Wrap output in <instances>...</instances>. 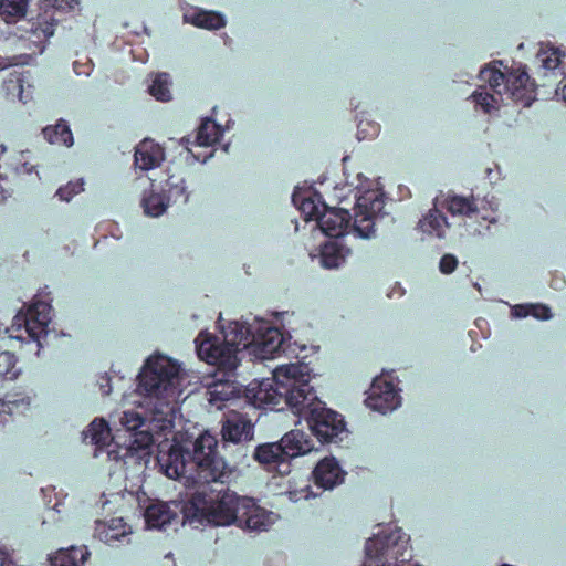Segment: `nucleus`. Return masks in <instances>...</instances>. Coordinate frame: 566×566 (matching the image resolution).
I'll return each instance as SVG.
<instances>
[{
    "instance_id": "1",
    "label": "nucleus",
    "mask_w": 566,
    "mask_h": 566,
    "mask_svg": "<svg viewBox=\"0 0 566 566\" xmlns=\"http://www.w3.org/2000/svg\"><path fill=\"white\" fill-rule=\"evenodd\" d=\"M217 447L216 437L206 432L196 439L192 450L174 443L167 452L159 451L157 461L170 479L185 478L193 484L218 482L226 475L227 465Z\"/></svg>"
},
{
    "instance_id": "2",
    "label": "nucleus",
    "mask_w": 566,
    "mask_h": 566,
    "mask_svg": "<svg viewBox=\"0 0 566 566\" xmlns=\"http://www.w3.org/2000/svg\"><path fill=\"white\" fill-rule=\"evenodd\" d=\"M228 337L229 334H226L223 342H220L219 337L208 332H201L196 338L198 357L217 366L218 371L222 374L221 378H217L207 388L208 401L218 410L239 398L241 392V386L232 377L239 366V347L241 344L245 345L247 337L242 329L230 339Z\"/></svg>"
},
{
    "instance_id": "3",
    "label": "nucleus",
    "mask_w": 566,
    "mask_h": 566,
    "mask_svg": "<svg viewBox=\"0 0 566 566\" xmlns=\"http://www.w3.org/2000/svg\"><path fill=\"white\" fill-rule=\"evenodd\" d=\"M310 380V368L305 364L282 365L274 369L273 377L254 379L244 389L247 402L255 408L282 410L284 403L292 412L304 391L303 384Z\"/></svg>"
},
{
    "instance_id": "4",
    "label": "nucleus",
    "mask_w": 566,
    "mask_h": 566,
    "mask_svg": "<svg viewBox=\"0 0 566 566\" xmlns=\"http://www.w3.org/2000/svg\"><path fill=\"white\" fill-rule=\"evenodd\" d=\"M496 64L502 65V61H494L480 70V80L489 84L493 94L482 90L474 91L471 97L475 104L481 106L484 113H491L499 103L495 95L502 97L503 94H506L509 98L530 106L535 99L536 85L527 72L517 69L505 73L496 67Z\"/></svg>"
},
{
    "instance_id": "5",
    "label": "nucleus",
    "mask_w": 566,
    "mask_h": 566,
    "mask_svg": "<svg viewBox=\"0 0 566 566\" xmlns=\"http://www.w3.org/2000/svg\"><path fill=\"white\" fill-rule=\"evenodd\" d=\"M220 489L211 485L212 482L197 483L198 489L186 505V515L197 521L214 526L235 524L241 513L244 496L223 486L222 478L217 482Z\"/></svg>"
},
{
    "instance_id": "6",
    "label": "nucleus",
    "mask_w": 566,
    "mask_h": 566,
    "mask_svg": "<svg viewBox=\"0 0 566 566\" xmlns=\"http://www.w3.org/2000/svg\"><path fill=\"white\" fill-rule=\"evenodd\" d=\"M304 391L294 409V415L306 421L312 433L321 443L342 441V436L347 432L344 417L326 408L325 402L318 399L314 387L303 384Z\"/></svg>"
},
{
    "instance_id": "7",
    "label": "nucleus",
    "mask_w": 566,
    "mask_h": 566,
    "mask_svg": "<svg viewBox=\"0 0 566 566\" xmlns=\"http://www.w3.org/2000/svg\"><path fill=\"white\" fill-rule=\"evenodd\" d=\"M179 369V365L166 356L149 357L139 375V391L167 402L175 400L181 392Z\"/></svg>"
},
{
    "instance_id": "8",
    "label": "nucleus",
    "mask_w": 566,
    "mask_h": 566,
    "mask_svg": "<svg viewBox=\"0 0 566 566\" xmlns=\"http://www.w3.org/2000/svg\"><path fill=\"white\" fill-rule=\"evenodd\" d=\"M408 546L409 537L400 528L381 532L366 542L363 566H402L412 557Z\"/></svg>"
},
{
    "instance_id": "9",
    "label": "nucleus",
    "mask_w": 566,
    "mask_h": 566,
    "mask_svg": "<svg viewBox=\"0 0 566 566\" xmlns=\"http://www.w3.org/2000/svg\"><path fill=\"white\" fill-rule=\"evenodd\" d=\"M50 305L44 302H38L29 306L25 312H19L14 318L11 329L3 327L0 323V339L3 334H9L10 338H22V335L13 334V331H24L33 340H39L41 334L45 331L50 322Z\"/></svg>"
},
{
    "instance_id": "10",
    "label": "nucleus",
    "mask_w": 566,
    "mask_h": 566,
    "mask_svg": "<svg viewBox=\"0 0 566 566\" xmlns=\"http://www.w3.org/2000/svg\"><path fill=\"white\" fill-rule=\"evenodd\" d=\"M241 329L244 333V337H247V340H244L245 347L248 344H250V329L244 325L234 322L229 326V332H226L224 335L229 334L228 339H230L235 335L237 332H240ZM251 344H253L255 355L260 359H272L282 349L283 335L276 327H266L264 332H261L258 335L252 336ZM241 345L243 346V344Z\"/></svg>"
},
{
    "instance_id": "11",
    "label": "nucleus",
    "mask_w": 566,
    "mask_h": 566,
    "mask_svg": "<svg viewBox=\"0 0 566 566\" xmlns=\"http://www.w3.org/2000/svg\"><path fill=\"white\" fill-rule=\"evenodd\" d=\"M484 202L489 205L488 209L484 205L479 207L473 198L469 199L458 195L448 193L442 200L439 199V206L452 216L482 219L489 223H495L497 221V203L493 200Z\"/></svg>"
},
{
    "instance_id": "12",
    "label": "nucleus",
    "mask_w": 566,
    "mask_h": 566,
    "mask_svg": "<svg viewBox=\"0 0 566 566\" xmlns=\"http://www.w3.org/2000/svg\"><path fill=\"white\" fill-rule=\"evenodd\" d=\"M384 208V200L376 192H366L355 205L354 221L349 230L359 238L368 239L375 233V218Z\"/></svg>"
},
{
    "instance_id": "13",
    "label": "nucleus",
    "mask_w": 566,
    "mask_h": 566,
    "mask_svg": "<svg viewBox=\"0 0 566 566\" xmlns=\"http://www.w3.org/2000/svg\"><path fill=\"white\" fill-rule=\"evenodd\" d=\"M366 405L384 415L396 409L400 405V396L392 380L387 376L376 377L369 388Z\"/></svg>"
},
{
    "instance_id": "14",
    "label": "nucleus",
    "mask_w": 566,
    "mask_h": 566,
    "mask_svg": "<svg viewBox=\"0 0 566 566\" xmlns=\"http://www.w3.org/2000/svg\"><path fill=\"white\" fill-rule=\"evenodd\" d=\"M350 221L352 216L347 209L331 208L323 205V213H321L317 223L326 235L339 238L348 233Z\"/></svg>"
},
{
    "instance_id": "15",
    "label": "nucleus",
    "mask_w": 566,
    "mask_h": 566,
    "mask_svg": "<svg viewBox=\"0 0 566 566\" xmlns=\"http://www.w3.org/2000/svg\"><path fill=\"white\" fill-rule=\"evenodd\" d=\"M235 524L251 531H265L272 524V513L260 507L253 499L244 496Z\"/></svg>"
},
{
    "instance_id": "16",
    "label": "nucleus",
    "mask_w": 566,
    "mask_h": 566,
    "mask_svg": "<svg viewBox=\"0 0 566 566\" xmlns=\"http://www.w3.org/2000/svg\"><path fill=\"white\" fill-rule=\"evenodd\" d=\"M27 27L23 33L19 35L21 40L29 41L36 45L40 50L44 48V43L54 34L55 20L48 15H38L35 19L25 21Z\"/></svg>"
},
{
    "instance_id": "17",
    "label": "nucleus",
    "mask_w": 566,
    "mask_h": 566,
    "mask_svg": "<svg viewBox=\"0 0 566 566\" xmlns=\"http://www.w3.org/2000/svg\"><path fill=\"white\" fill-rule=\"evenodd\" d=\"M346 472L338 461L331 457L322 459L313 471L314 482L318 488L331 490L344 482Z\"/></svg>"
},
{
    "instance_id": "18",
    "label": "nucleus",
    "mask_w": 566,
    "mask_h": 566,
    "mask_svg": "<svg viewBox=\"0 0 566 566\" xmlns=\"http://www.w3.org/2000/svg\"><path fill=\"white\" fill-rule=\"evenodd\" d=\"M221 433L226 441L240 442L252 438L253 424L245 415L231 411L222 421Z\"/></svg>"
},
{
    "instance_id": "19",
    "label": "nucleus",
    "mask_w": 566,
    "mask_h": 566,
    "mask_svg": "<svg viewBox=\"0 0 566 566\" xmlns=\"http://www.w3.org/2000/svg\"><path fill=\"white\" fill-rule=\"evenodd\" d=\"M254 459L266 467L269 471H276L280 474L290 472V462L282 452V446L279 442L264 443L256 447Z\"/></svg>"
},
{
    "instance_id": "20",
    "label": "nucleus",
    "mask_w": 566,
    "mask_h": 566,
    "mask_svg": "<svg viewBox=\"0 0 566 566\" xmlns=\"http://www.w3.org/2000/svg\"><path fill=\"white\" fill-rule=\"evenodd\" d=\"M279 444L282 446V452L289 461L315 449L310 436L298 429L286 432L279 441Z\"/></svg>"
},
{
    "instance_id": "21",
    "label": "nucleus",
    "mask_w": 566,
    "mask_h": 566,
    "mask_svg": "<svg viewBox=\"0 0 566 566\" xmlns=\"http://www.w3.org/2000/svg\"><path fill=\"white\" fill-rule=\"evenodd\" d=\"M134 158L136 167L147 171L160 166L165 159V151L154 140L144 139L137 145Z\"/></svg>"
},
{
    "instance_id": "22",
    "label": "nucleus",
    "mask_w": 566,
    "mask_h": 566,
    "mask_svg": "<svg viewBox=\"0 0 566 566\" xmlns=\"http://www.w3.org/2000/svg\"><path fill=\"white\" fill-rule=\"evenodd\" d=\"M177 517V513L164 502L153 503L145 511V521L149 528H164Z\"/></svg>"
},
{
    "instance_id": "23",
    "label": "nucleus",
    "mask_w": 566,
    "mask_h": 566,
    "mask_svg": "<svg viewBox=\"0 0 566 566\" xmlns=\"http://www.w3.org/2000/svg\"><path fill=\"white\" fill-rule=\"evenodd\" d=\"M439 206V198H436L434 208L419 221L420 229L430 235L443 238L446 229L449 228L447 217L437 208Z\"/></svg>"
},
{
    "instance_id": "24",
    "label": "nucleus",
    "mask_w": 566,
    "mask_h": 566,
    "mask_svg": "<svg viewBox=\"0 0 566 566\" xmlns=\"http://www.w3.org/2000/svg\"><path fill=\"white\" fill-rule=\"evenodd\" d=\"M83 434L85 441L96 447V451H102L104 448L108 447L113 440L111 428L104 419L93 420Z\"/></svg>"
},
{
    "instance_id": "25",
    "label": "nucleus",
    "mask_w": 566,
    "mask_h": 566,
    "mask_svg": "<svg viewBox=\"0 0 566 566\" xmlns=\"http://www.w3.org/2000/svg\"><path fill=\"white\" fill-rule=\"evenodd\" d=\"M44 139L51 145L71 147L74 144L73 133L64 119H59L54 125H48L42 129Z\"/></svg>"
},
{
    "instance_id": "26",
    "label": "nucleus",
    "mask_w": 566,
    "mask_h": 566,
    "mask_svg": "<svg viewBox=\"0 0 566 566\" xmlns=\"http://www.w3.org/2000/svg\"><path fill=\"white\" fill-rule=\"evenodd\" d=\"M88 556L90 552L85 546H71L59 549L50 560L52 566H82Z\"/></svg>"
},
{
    "instance_id": "27",
    "label": "nucleus",
    "mask_w": 566,
    "mask_h": 566,
    "mask_svg": "<svg viewBox=\"0 0 566 566\" xmlns=\"http://www.w3.org/2000/svg\"><path fill=\"white\" fill-rule=\"evenodd\" d=\"M185 19L197 28L207 30H219L226 25V19L221 13L214 11L199 10Z\"/></svg>"
},
{
    "instance_id": "28",
    "label": "nucleus",
    "mask_w": 566,
    "mask_h": 566,
    "mask_svg": "<svg viewBox=\"0 0 566 566\" xmlns=\"http://www.w3.org/2000/svg\"><path fill=\"white\" fill-rule=\"evenodd\" d=\"M222 128L213 119L207 117L202 119L197 129L195 144L197 146H212L222 137Z\"/></svg>"
},
{
    "instance_id": "29",
    "label": "nucleus",
    "mask_w": 566,
    "mask_h": 566,
    "mask_svg": "<svg viewBox=\"0 0 566 566\" xmlns=\"http://www.w3.org/2000/svg\"><path fill=\"white\" fill-rule=\"evenodd\" d=\"M28 0H0V18L8 24L24 18Z\"/></svg>"
},
{
    "instance_id": "30",
    "label": "nucleus",
    "mask_w": 566,
    "mask_h": 566,
    "mask_svg": "<svg viewBox=\"0 0 566 566\" xmlns=\"http://www.w3.org/2000/svg\"><path fill=\"white\" fill-rule=\"evenodd\" d=\"M345 249L337 242H328L322 247L321 263L326 269L338 268L345 261Z\"/></svg>"
},
{
    "instance_id": "31",
    "label": "nucleus",
    "mask_w": 566,
    "mask_h": 566,
    "mask_svg": "<svg viewBox=\"0 0 566 566\" xmlns=\"http://www.w3.org/2000/svg\"><path fill=\"white\" fill-rule=\"evenodd\" d=\"M166 198L170 203H187L189 199V192L184 179H176L174 176L169 177L166 181V188L164 189Z\"/></svg>"
},
{
    "instance_id": "32",
    "label": "nucleus",
    "mask_w": 566,
    "mask_h": 566,
    "mask_svg": "<svg viewBox=\"0 0 566 566\" xmlns=\"http://www.w3.org/2000/svg\"><path fill=\"white\" fill-rule=\"evenodd\" d=\"M171 80L168 73H158L155 75L151 85L149 86V94L160 102H168L171 99Z\"/></svg>"
},
{
    "instance_id": "33",
    "label": "nucleus",
    "mask_w": 566,
    "mask_h": 566,
    "mask_svg": "<svg viewBox=\"0 0 566 566\" xmlns=\"http://www.w3.org/2000/svg\"><path fill=\"white\" fill-rule=\"evenodd\" d=\"M168 206L169 202L166 198L165 192H150L143 199L144 211L146 214L150 217H159L166 211Z\"/></svg>"
},
{
    "instance_id": "34",
    "label": "nucleus",
    "mask_w": 566,
    "mask_h": 566,
    "mask_svg": "<svg viewBox=\"0 0 566 566\" xmlns=\"http://www.w3.org/2000/svg\"><path fill=\"white\" fill-rule=\"evenodd\" d=\"M514 312L517 317L533 316L543 321L552 317L551 308L544 304L517 305Z\"/></svg>"
},
{
    "instance_id": "35",
    "label": "nucleus",
    "mask_w": 566,
    "mask_h": 566,
    "mask_svg": "<svg viewBox=\"0 0 566 566\" xmlns=\"http://www.w3.org/2000/svg\"><path fill=\"white\" fill-rule=\"evenodd\" d=\"M15 356L14 354L3 350L0 352V382L4 379H14L18 376L15 368Z\"/></svg>"
},
{
    "instance_id": "36",
    "label": "nucleus",
    "mask_w": 566,
    "mask_h": 566,
    "mask_svg": "<svg viewBox=\"0 0 566 566\" xmlns=\"http://www.w3.org/2000/svg\"><path fill=\"white\" fill-rule=\"evenodd\" d=\"M562 52L559 49L549 48L548 50H542L538 56L542 60L543 66L546 70H555L562 63Z\"/></svg>"
},
{
    "instance_id": "37",
    "label": "nucleus",
    "mask_w": 566,
    "mask_h": 566,
    "mask_svg": "<svg viewBox=\"0 0 566 566\" xmlns=\"http://www.w3.org/2000/svg\"><path fill=\"white\" fill-rule=\"evenodd\" d=\"M31 399L29 397L22 398L20 400H3L0 399V423L4 422L6 415H12L14 412V408H19L22 406L24 409L30 407Z\"/></svg>"
},
{
    "instance_id": "38",
    "label": "nucleus",
    "mask_w": 566,
    "mask_h": 566,
    "mask_svg": "<svg viewBox=\"0 0 566 566\" xmlns=\"http://www.w3.org/2000/svg\"><path fill=\"white\" fill-rule=\"evenodd\" d=\"M84 191V180L77 179L70 181L67 185L60 187L56 191V196L63 201H70L75 195Z\"/></svg>"
},
{
    "instance_id": "39",
    "label": "nucleus",
    "mask_w": 566,
    "mask_h": 566,
    "mask_svg": "<svg viewBox=\"0 0 566 566\" xmlns=\"http://www.w3.org/2000/svg\"><path fill=\"white\" fill-rule=\"evenodd\" d=\"M323 205H325V203L324 202L316 203L314 199L308 198V199H303V201L301 202L300 209H301L302 213H304L306 220H316L317 221L321 213H323Z\"/></svg>"
},
{
    "instance_id": "40",
    "label": "nucleus",
    "mask_w": 566,
    "mask_h": 566,
    "mask_svg": "<svg viewBox=\"0 0 566 566\" xmlns=\"http://www.w3.org/2000/svg\"><path fill=\"white\" fill-rule=\"evenodd\" d=\"M120 422L128 431H136L145 424V418L137 411H125Z\"/></svg>"
},
{
    "instance_id": "41",
    "label": "nucleus",
    "mask_w": 566,
    "mask_h": 566,
    "mask_svg": "<svg viewBox=\"0 0 566 566\" xmlns=\"http://www.w3.org/2000/svg\"><path fill=\"white\" fill-rule=\"evenodd\" d=\"M126 534V523L123 518H113L105 534V541L118 539Z\"/></svg>"
},
{
    "instance_id": "42",
    "label": "nucleus",
    "mask_w": 566,
    "mask_h": 566,
    "mask_svg": "<svg viewBox=\"0 0 566 566\" xmlns=\"http://www.w3.org/2000/svg\"><path fill=\"white\" fill-rule=\"evenodd\" d=\"M458 266V259L453 254H444L439 262V270L443 274H451Z\"/></svg>"
},
{
    "instance_id": "43",
    "label": "nucleus",
    "mask_w": 566,
    "mask_h": 566,
    "mask_svg": "<svg viewBox=\"0 0 566 566\" xmlns=\"http://www.w3.org/2000/svg\"><path fill=\"white\" fill-rule=\"evenodd\" d=\"M98 385L103 396H108L112 392L111 377L107 374L99 377Z\"/></svg>"
},
{
    "instance_id": "44",
    "label": "nucleus",
    "mask_w": 566,
    "mask_h": 566,
    "mask_svg": "<svg viewBox=\"0 0 566 566\" xmlns=\"http://www.w3.org/2000/svg\"><path fill=\"white\" fill-rule=\"evenodd\" d=\"M57 8L61 9H74L78 6V0H54Z\"/></svg>"
},
{
    "instance_id": "45",
    "label": "nucleus",
    "mask_w": 566,
    "mask_h": 566,
    "mask_svg": "<svg viewBox=\"0 0 566 566\" xmlns=\"http://www.w3.org/2000/svg\"><path fill=\"white\" fill-rule=\"evenodd\" d=\"M34 170V166L29 163H21L15 167L17 174H27L30 175Z\"/></svg>"
},
{
    "instance_id": "46",
    "label": "nucleus",
    "mask_w": 566,
    "mask_h": 566,
    "mask_svg": "<svg viewBox=\"0 0 566 566\" xmlns=\"http://www.w3.org/2000/svg\"><path fill=\"white\" fill-rule=\"evenodd\" d=\"M363 125H364V123H363V122H360V123H359V125H358V133H357V134H358V138H359V139H364V138H366V136H365V135H363V133H364Z\"/></svg>"
},
{
    "instance_id": "47",
    "label": "nucleus",
    "mask_w": 566,
    "mask_h": 566,
    "mask_svg": "<svg viewBox=\"0 0 566 566\" xmlns=\"http://www.w3.org/2000/svg\"><path fill=\"white\" fill-rule=\"evenodd\" d=\"M368 126H370L373 133L371 135H377L378 134V130H379V126L376 125V124H371V123H367Z\"/></svg>"
},
{
    "instance_id": "48",
    "label": "nucleus",
    "mask_w": 566,
    "mask_h": 566,
    "mask_svg": "<svg viewBox=\"0 0 566 566\" xmlns=\"http://www.w3.org/2000/svg\"><path fill=\"white\" fill-rule=\"evenodd\" d=\"M0 559H1V563H0V566H6V560H7V557H6V554L4 553H0Z\"/></svg>"
},
{
    "instance_id": "49",
    "label": "nucleus",
    "mask_w": 566,
    "mask_h": 566,
    "mask_svg": "<svg viewBox=\"0 0 566 566\" xmlns=\"http://www.w3.org/2000/svg\"><path fill=\"white\" fill-rule=\"evenodd\" d=\"M562 96H563V99L566 102V84L562 88Z\"/></svg>"
},
{
    "instance_id": "50",
    "label": "nucleus",
    "mask_w": 566,
    "mask_h": 566,
    "mask_svg": "<svg viewBox=\"0 0 566 566\" xmlns=\"http://www.w3.org/2000/svg\"><path fill=\"white\" fill-rule=\"evenodd\" d=\"M73 67H74L75 73L81 74V71L78 70V63L77 62L74 63Z\"/></svg>"
},
{
    "instance_id": "51",
    "label": "nucleus",
    "mask_w": 566,
    "mask_h": 566,
    "mask_svg": "<svg viewBox=\"0 0 566 566\" xmlns=\"http://www.w3.org/2000/svg\"><path fill=\"white\" fill-rule=\"evenodd\" d=\"M146 438L148 441H151V437L149 434H146Z\"/></svg>"
},
{
    "instance_id": "52",
    "label": "nucleus",
    "mask_w": 566,
    "mask_h": 566,
    "mask_svg": "<svg viewBox=\"0 0 566 566\" xmlns=\"http://www.w3.org/2000/svg\"><path fill=\"white\" fill-rule=\"evenodd\" d=\"M2 387V382H0V388Z\"/></svg>"
}]
</instances>
